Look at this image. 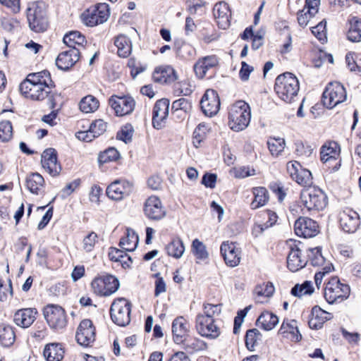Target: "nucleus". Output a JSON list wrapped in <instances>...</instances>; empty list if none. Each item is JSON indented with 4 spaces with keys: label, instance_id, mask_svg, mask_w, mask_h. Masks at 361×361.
Listing matches in <instances>:
<instances>
[{
    "label": "nucleus",
    "instance_id": "1",
    "mask_svg": "<svg viewBox=\"0 0 361 361\" xmlns=\"http://www.w3.org/2000/svg\"><path fill=\"white\" fill-rule=\"evenodd\" d=\"M54 82L51 80L50 73L47 71L30 73L20 84L19 90L25 98L42 101L49 98L51 106L54 108L56 100L60 95L52 93L51 88Z\"/></svg>",
    "mask_w": 361,
    "mask_h": 361
},
{
    "label": "nucleus",
    "instance_id": "2",
    "mask_svg": "<svg viewBox=\"0 0 361 361\" xmlns=\"http://www.w3.org/2000/svg\"><path fill=\"white\" fill-rule=\"evenodd\" d=\"M250 119V107L245 102L239 100L230 106L228 125L233 131L239 132L245 130L249 126Z\"/></svg>",
    "mask_w": 361,
    "mask_h": 361
},
{
    "label": "nucleus",
    "instance_id": "3",
    "mask_svg": "<svg viewBox=\"0 0 361 361\" xmlns=\"http://www.w3.org/2000/svg\"><path fill=\"white\" fill-rule=\"evenodd\" d=\"M300 202L307 211L322 210L328 204L326 195L319 188H305L300 192Z\"/></svg>",
    "mask_w": 361,
    "mask_h": 361
},
{
    "label": "nucleus",
    "instance_id": "4",
    "mask_svg": "<svg viewBox=\"0 0 361 361\" xmlns=\"http://www.w3.org/2000/svg\"><path fill=\"white\" fill-rule=\"evenodd\" d=\"M348 285L341 283L338 277H332L326 284L324 298L329 304L341 302L349 297Z\"/></svg>",
    "mask_w": 361,
    "mask_h": 361
},
{
    "label": "nucleus",
    "instance_id": "5",
    "mask_svg": "<svg viewBox=\"0 0 361 361\" xmlns=\"http://www.w3.org/2000/svg\"><path fill=\"white\" fill-rule=\"evenodd\" d=\"M109 16V5L101 3L85 10L81 15V20L85 25L94 27L105 23Z\"/></svg>",
    "mask_w": 361,
    "mask_h": 361
},
{
    "label": "nucleus",
    "instance_id": "6",
    "mask_svg": "<svg viewBox=\"0 0 361 361\" xmlns=\"http://www.w3.org/2000/svg\"><path fill=\"white\" fill-rule=\"evenodd\" d=\"M347 93L343 85L338 82L328 84L322 97V102L328 109H333L345 101Z\"/></svg>",
    "mask_w": 361,
    "mask_h": 361
},
{
    "label": "nucleus",
    "instance_id": "7",
    "mask_svg": "<svg viewBox=\"0 0 361 361\" xmlns=\"http://www.w3.org/2000/svg\"><path fill=\"white\" fill-rule=\"evenodd\" d=\"M44 4L42 1L29 2L27 8V18L30 28L35 32H41L47 29L44 18Z\"/></svg>",
    "mask_w": 361,
    "mask_h": 361
},
{
    "label": "nucleus",
    "instance_id": "8",
    "mask_svg": "<svg viewBox=\"0 0 361 361\" xmlns=\"http://www.w3.org/2000/svg\"><path fill=\"white\" fill-rule=\"evenodd\" d=\"M130 302L123 298H117L111 304L110 314L112 321L118 326H125L130 321Z\"/></svg>",
    "mask_w": 361,
    "mask_h": 361
},
{
    "label": "nucleus",
    "instance_id": "9",
    "mask_svg": "<svg viewBox=\"0 0 361 361\" xmlns=\"http://www.w3.org/2000/svg\"><path fill=\"white\" fill-rule=\"evenodd\" d=\"M119 286L118 279L112 275L95 277L91 283L93 292L99 296L111 295L118 289Z\"/></svg>",
    "mask_w": 361,
    "mask_h": 361
},
{
    "label": "nucleus",
    "instance_id": "10",
    "mask_svg": "<svg viewBox=\"0 0 361 361\" xmlns=\"http://www.w3.org/2000/svg\"><path fill=\"white\" fill-rule=\"evenodd\" d=\"M44 317L50 326L55 330H60L67 324V316L64 309L57 305H47L43 310Z\"/></svg>",
    "mask_w": 361,
    "mask_h": 361
},
{
    "label": "nucleus",
    "instance_id": "11",
    "mask_svg": "<svg viewBox=\"0 0 361 361\" xmlns=\"http://www.w3.org/2000/svg\"><path fill=\"white\" fill-rule=\"evenodd\" d=\"M274 89L279 97L287 103L293 99V76L291 73L279 75L276 79Z\"/></svg>",
    "mask_w": 361,
    "mask_h": 361
},
{
    "label": "nucleus",
    "instance_id": "12",
    "mask_svg": "<svg viewBox=\"0 0 361 361\" xmlns=\"http://www.w3.org/2000/svg\"><path fill=\"white\" fill-rule=\"evenodd\" d=\"M220 252L227 266L235 267L240 264L242 251L236 243L224 241L221 245Z\"/></svg>",
    "mask_w": 361,
    "mask_h": 361
},
{
    "label": "nucleus",
    "instance_id": "13",
    "mask_svg": "<svg viewBox=\"0 0 361 361\" xmlns=\"http://www.w3.org/2000/svg\"><path fill=\"white\" fill-rule=\"evenodd\" d=\"M109 104L117 116H123L131 114L135 106V99L130 96L113 95L110 97Z\"/></svg>",
    "mask_w": 361,
    "mask_h": 361
},
{
    "label": "nucleus",
    "instance_id": "14",
    "mask_svg": "<svg viewBox=\"0 0 361 361\" xmlns=\"http://www.w3.org/2000/svg\"><path fill=\"white\" fill-rule=\"evenodd\" d=\"M341 149L338 144L331 141L326 142L320 149V160L322 163L329 164L328 167H332L334 171L338 170L340 166V161L334 166L332 162L336 161L340 156Z\"/></svg>",
    "mask_w": 361,
    "mask_h": 361
},
{
    "label": "nucleus",
    "instance_id": "15",
    "mask_svg": "<svg viewBox=\"0 0 361 361\" xmlns=\"http://www.w3.org/2000/svg\"><path fill=\"white\" fill-rule=\"evenodd\" d=\"M75 339L82 346H89L95 341V328L90 319L82 320L76 331Z\"/></svg>",
    "mask_w": 361,
    "mask_h": 361
},
{
    "label": "nucleus",
    "instance_id": "16",
    "mask_svg": "<svg viewBox=\"0 0 361 361\" xmlns=\"http://www.w3.org/2000/svg\"><path fill=\"white\" fill-rule=\"evenodd\" d=\"M133 190L132 183L125 180H116L106 188L107 196L114 200H121L128 197Z\"/></svg>",
    "mask_w": 361,
    "mask_h": 361
},
{
    "label": "nucleus",
    "instance_id": "17",
    "mask_svg": "<svg viewBox=\"0 0 361 361\" xmlns=\"http://www.w3.org/2000/svg\"><path fill=\"white\" fill-rule=\"evenodd\" d=\"M169 100L161 99L158 100L153 108L152 111V125L157 129L163 128L169 116Z\"/></svg>",
    "mask_w": 361,
    "mask_h": 361
},
{
    "label": "nucleus",
    "instance_id": "18",
    "mask_svg": "<svg viewBox=\"0 0 361 361\" xmlns=\"http://www.w3.org/2000/svg\"><path fill=\"white\" fill-rule=\"evenodd\" d=\"M196 329L202 336L211 339L218 338L221 334L214 319L204 318L202 315H197L196 317Z\"/></svg>",
    "mask_w": 361,
    "mask_h": 361
},
{
    "label": "nucleus",
    "instance_id": "19",
    "mask_svg": "<svg viewBox=\"0 0 361 361\" xmlns=\"http://www.w3.org/2000/svg\"><path fill=\"white\" fill-rule=\"evenodd\" d=\"M203 113L209 117L216 115L220 109L219 95L214 90H207L200 102Z\"/></svg>",
    "mask_w": 361,
    "mask_h": 361
},
{
    "label": "nucleus",
    "instance_id": "20",
    "mask_svg": "<svg viewBox=\"0 0 361 361\" xmlns=\"http://www.w3.org/2000/svg\"><path fill=\"white\" fill-rule=\"evenodd\" d=\"M316 221L307 217H300L295 221V234L305 238L315 236L319 232Z\"/></svg>",
    "mask_w": 361,
    "mask_h": 361
},
{
    "label": "nucleus",
    "instance_id": "21",
    "mask_svg": "<svg viewBox=\"0 0 361 361\" xmlns=\"http://www.w3.org/2000/svg\"><path fill=\"white\" fill-rule=\"evenodd\" d=\"M144 213L148 219L158 221L163 219L166 212L159 198L151 196L145 203Z\"/></svg>",
    "mask_w": 361,
    "mask_h": 361
},
{
    "label": "nucleus",
    "instance_id": "22",
    "mask_svg": "<svg viewBox=\"0 0 361 361\" xmlns=\"http://www.w3.org/2000/svg\"><path fill=\"white\" fill-rule=\"evenodd\" d=\"M339 222L345 232L354 233L360 225V216L354 210L346 209L340 212Z\"/></svg>",
    "mask_w": 361,
    "mask_h": 361
},
{
    "label": "nucleus",
    "instance_id": "23",
    "mask_svg": "<svg viewBox=\"0 0 361 361\" xmlns=\"http://www.w3.org/2000/svg\"><path fill=\"white\" fill-rule=\"evenodd\" d=\"M43 168L52 176L59 174L61 167L57 161L56 152L53 148L45 149L41 157Z\"/></svg>",
    "mask_w": 361,
    "mask_h": 361
},
{
    "label": "nucleus",
    "instance_id": "24",
    "mask_svg": "<svg viewBox=\"0 0 361 361\" xmlns=\"http://www.w3.org/2000/svg\"><path fill=\"white\" fill-rule=\"evenodd\" d=\"M78 49H70L60 53L56 59V65L61 70L67 71L73 67L79 60Z\"/></svg>",
    "mask_w": 361,
    "mask_h": 361
},
{
    "label": "nucleus",
    "instance_id": "25",
    "mask_svg": "<svg viewBox=\"0 0 361 361\" xmlns=\"http://www.w3.org/2000/svg\"><path fill=\"white\" fill-rule=\"evenodd\" d=\"M219 60L216 55H209L198 59L194 65V71L196 75L200 78H203L207 72L216 67L219 65Z\"/></svg>",
    "mask_w": 361,
    "mask_h": 361
},
{
    "label": "nucleus",
    "instance_id": "26",
    "mask_svg": "<svg viewBox=\"0 0 361 361\" xmlns=\"http://www.w3.org/2000/svg\"><path fill=\"white\" fill-rule=\"evenodd\" d=\"M152 78L154 82L165 84L177 80L176 71L170 66H161L155 68Z\"/></svg>",
    "mask_w": 361,
    "mask_h": 361
},
{
    "label": "nucleus",
    "instance_id": "27",
    "mask_svg": "<svg viewBox=\"0 0 361 361\" xmlns=\"http://www.w3.org/2000/svg\"><path fill=\"white\" fill-rule=\"evenodd\" d=\"M37 314V312L34 308L20 309L14 314L13 321L18 326L27 328L36 319Z\"/></svg>",
    "mask_w": 361,
    "mask_h": 361
},
{
    "label": "nucleus",
    "instance_id": "28",
    "mask_svg": "<svg viewBox=\"0 0 361 361\" xmlns=\"http://www.w3.org/2000/svg\"><path fill=\"white\" fill-rule=\"evenodd\" d=\"M190 325L186 319L183 317H176L172 323V333L173 340L176 343L183 342V338L186 337L189 332Z\"/></svg>",
    "mask_w": 361,
    "mask_h": 361
},
{
    "label": "nucleus",
    "instance_id": "29",
    "mask_svg": "<svg viewBox=\"0 0 361 361\" xmlns=\"http://www.w3.org/2000/svg\"><path fill=\"white\" fill-rule=\"evenodd\" d=\"M214 16L219 27L226 29L230 25L231 11L228 4L224 1L216 4L213 9Z\"/></svg>",
    "mask_w": 361,
    "mask_h": 361
},
{
    "label": "nucleus",
    "instance_id": "30",
    "mask_svg": "<svg viewBox=\"0 0 361 361\" xmlns=\"http://www.w3.org/2000/svg\"><path fill=\"white\" fill-rule=\"evenodd\" d=\"M312 317L309 320V326L311 329H319L324 324L330 320L331 314L323 310L318 306H314L312 310Z\"/></svg>",
    "mask_w": 361,
    "mask_h": 361
},
{
    "label": "nucleus",
    "instance_id": "31",
    "mask_svg": "<svg viewBox=\"0 0 361 361\" xmlns=\"http://www.w3.org/2000/svg\"><path fill=\"white\" fill-rule=\"evenodd\" d=\"M64 353V348L61 343H51L44 346L43 354L47 361H61Z\"/></svg>",
    "mask_w": 361,
    "mask_h": 361
},
{
    "label": "nucleus",
    "instance_id": "32",
    "mask_svg": "<svg viewBox=\"0 0 361 361\" xmlns=\"http://www.w3.org/2000/svg\"><path fill=\"white\" fill-rule=\"evenodd\" d=\"M295 175H296L295 181L303 186L304 188H308L312 184V176L310 170L302 168L300 163L295 161Z\"/></svg>",
    "mask_w": 361,
    "mask_h": 361
},
{
    "label": "nucleus",
    "instance_id": "33",
    "mask_svg": "<svg viewBox=\"0 0 361 361\" xmlns=\"http://www.w3.org/2000/svg\"><path fill=\"white\" fill-rule=\"evenodd\" d=\"M254 199L250 204L252 209H257L264 206L269 200L268 190L264 187H255L252 189Z\"/></svg>",
    "mask_w": 361,
    "mask_h": 361
},
{
    "label": "nucleus",
    "instance_id": "34",
    "mask_svg": "<svg viewBox=\"0 0 361 361\" xmlns=\"http://www.w3.org/2000/svg\"><path fill=\"white\" fill-rule=\"evenodd\" d=\"M165 250L169 256L180 259L185 252V245L180 238L176 237L166 245Z\"/></svg>",
    "mask_w": 361,
    "mask_h": 361
},
{
    "label": "nucleus",
    "instance_id": "35",
    "mask_svg": "<svg viewBox=\"0 0 361 361\" xmlns=\"http://www.w3.org/2000/svg\"><path fill=\"white\" fill-rule=\"evenodd\" d=\"M109 257L111 261L119 263L123 269L130 267L133 260L131 257L123 250L115 247H111Z\"/></svg>",
    "mask_w": 361,
    "mask_h": 361
},
{
    "label": "nucleus",
    "instance_id": "36",
    "mask_svg": "<svg viewBox=\"0 0 361 361\" xmlns=\"http://www.w3.org/2000/svg\"><path fill=\"white\" fill-rule=\"evenodd\" d=\"M138 241V236L136 233L133 230L128 228L126 235L121 239L119 245L126 251L132 252L136 249Z\"/></svg>",
    "mask_w": 361,
    "mask_h": 361
},
{
    "label": "nucleus",
    "instance_id": "37",
    "mask_svg": "<svg viewBox=\"0 0 361 361\" xmlns=\"http://www.w3.org/2000/svg\"><path fill=\"white\" fill-rule=\"evenodd\" d=\"M63 42L70 49H78L76 47H83L86 43L85 37L78 31H71L66 34Z\"/></svg>",
    "mask_w": 361,
    "mask_h": 361
},
{
    "label": "nucleus",
    "instance_id": "38",
    "mask_svg": "<svg viewBox=\"0 0 361 361\" xmlns=\"http://www.w3.org/2000/svg\"><path fill=\"white\" fill-rule=\"evenodd\" d=\"M44 180L38 173H33L26 178L27 188L33 194L38 195L43 189Z\"/></svg>",
    "mask_w": 361,
    "mask_h": 361
},
{
    "label": "nucleus",
    "instance_id": "39",
    "mask_svg": "<svg viewBox=\"0 0 361 361\" xmlns=\"http://www.w3.org/2000/svg\"><path fill=\"white\" fill-rule=\"evenodd\" d=\"M116 47L118 49V54L120 57H128L132 51V43L130 39L124 35H118L114 42Z\"/></svg>",
    "mask_w": 361,
    "mask_h": 361
},
{
    "label": "nucleus",
    "instance_id": "40",
    "mask_svg": "<svg viewBox=\"0 0 361 361\" xmlns=\"http://www.w3.org/2000/svg\"><path fill=\"white\" fill-rule=\"evenodd\" d=\"M257 322L265 331H270L279 323V318L276 314L267 311L261 314Z\"/></svg>",
    "mask_w": 361,
    "mask_h": 361
},
{
    "label": "nucleus",
    "instance_id": "41",
    "mask_svg": "<svg viewBox=\"0 0 361 361\" xmlns=\"http://www.w3.org/2000/svg\"><path fill=\"white\" fill-rule=\"evenodd\" d=\"M182 343L185 351L190 354L207 349V343L198 338H185Z\"/></svg>",
    "mask_w": 361,
    "mask_h": 361
},
{
    "label": "nucleus",
    "instance_id": "42",
    "mask_svg": "<svg viewBox=\"0 0 361 361\" xmlns=\"http://www.w3.org/2000/svg\"><path fill=\"white\" fill-rule=\"evenodd\" d=\"M347 37L348 40L353 42L361 41V19L357 17H353L351 18Z\"/></svg>",
    "mask_w": 361,
    "mask_h": 361
},
{
    "label": "nucleus",
    "instance_id": "43",
    "mask_svg": "<svg viewBox=\"0 0 361 361\" xmlns=\"http://www.w3.org/2000/svg\"><path fill=\"white\" fill-rule=\"evenodd\" d=\"M210 128L205 123H200L193 131L192 141L195 147H201L202 142L205 140Z\"/></svg>",
    "mask_w": 361,
    "mask_h": 361
},
{
    "label": "nucleus",
    "instance_id": "44",
    "mask_svg": "<svg viewBox=\"0 0 361 361\" xmlns=\"http://www.w3.org/2000/svg\"><path fill=\"white\" fill-rule=\"evenodd\" d=\"M16 335L12 326L4 324H0V343L8 347L15 341Z\"/></svg>",
    "mask_w": 361,
    "mask_h": 361
},
{
    "label": "nucleus",
    "instance_id": "45",
    "mask_svg": "<svg viewBox=\"0 0 361 361\" xmlns=\"http://www.w3.org/2000/svg\"><path fill=\"white\" fill-rule=\"evenodd\" d=\"M274 286L270 282L257 286L255 290V293L256 294V302L259 303L266 302V300H262V298L264 297L268 298L271 297L274 294Z\"/></svg>",
    "mask_w": 361,
    "mask_h": 361
},
{
    "label": "nucleus",
    "instance_id": "46",
    "mask_svg": "<svg viewBox=\"0 0 361 361\" xmlns=\"http://www.w3.org/2000/svg\"><path fill=\"white\" fill-rule=\"evenodd\" d=\"M99 106V100L92 95L83 97L79 103L80 111L85 114L94 112Z\"/></svg>",
    "mask_w": 361,
    "mask_h": 361
},
{
    "label": "nucleus",
    "instance_id": "47",
    "mask_svg": "<svg viewBox=\"0 0 361 361\" xmlns=\"http://www.w3.org/2000/svg\"><path fill=\"white\" fill-rule=\"evenodd\" d=\"M191 252L197 260L204 261L209 258L206 245L197 238L192 242Z\"/></svg>",
    "mask_w": 361,
    "mask_h": 361
},
{
    "label": "nucleus",
    "instance_id": "48",
    "mask_svg": "<svg viewBox=\"0 0 361 361\" xmlns=\"http://www.w3.org/2000/svg\"><path fill=\"white\" fill-rule=\"evenodd\" d=\"M262 334L257 329H252L246 332L245 335V345L247 349L250 351L255 350V347L261 341Z\"/></svg>",
    "mask_w": 361,
    "mask_h": 361
},
{
    "label": "nucleus",
    "instance_id": "49",
    "mask_svg": "<svg viewBox=\"0 0 361 361\" xmlns=\"http://www.w3.org/2000/svg\"><path fill=\"white\" fill-rule=\"evenodd\" d=\"M267 145L271 154L277 157L284 149L285 141L280 137H270L267 141Z\"/></svg>",
    "mask_w": 361,
    "mask_h": 361
},
{
    "label": "nucleus",
    "instance_id": "50",
    "mask_svg": "<svg viewBox=\"0 0 361 361\" xmlns=\"http://www.w3.org/2000/svg\"><path fill=\"white\" fill-rule=\"evenodd\" d=\"M293 320L285 319L279 330V335L282 339L290 340L293 338Z\"/></svg>",
    "mask_w": 361,
    "mask_h": 361
},
{
    "label": "nucleus",
    "instance_id": "51",
    "mask_svg": "<svg viewBox=\"0 0 361 361\" xmlns=\"http://www.w3.org/2000/svg\"><path fill=\"white\" fill-rule=\"evenodd\" d=\"M221 312V305L206 303L203 305V313H200L198 315H202L204 318L214 319V317L220 314Z\"/></svg>",
    "mask_w": 361,
    "mask_h": 361
},
{
    "label": "nucleus",
    "instance_id": "52",
    "mask_svg": "<svg viewBox=\"0 0 361 361\" xmlns=\"http://www.w3.org/2000/svg\"><path fill=\"white\" fill-rule=\"evenodd\" d=\"M326 22L325 20L319 22L317 25L311 27L312 33L322 43L326 42Z\"/></svg>",
    "mask_w": 361,
    "mask_h": 361
},
{
    "label": "nucleus",
    "instance_id": "53",
    "mask_svg": "<svg viewBox=\"0 0 361 361\" xmlns=\"http://www.w3.org/2000/svg\"><path fill=\"white\" fill-rule=\"evenodd\" d=\"M308 257L312 265L314 267H321L326 263L324 257L322 255L319 247H314L309 250Z\"/></svg>",
    "mask_w": 361,
    "mask_h": 361
},
{
    "label": "nucleus",
    "instance_id": "54",
    "mask_svg": "<svg viewBox=\"0 0 361 361\" xmlns=\"http://www.w3.org/2000/svg\"><path fill=\"white\" fill-rule=\"evenodd\" d=\"M13 136V127L9 121H0V141L7 142Z\"/></svg>",
    "mask_w": 361,
    "mask_h": 361
},
{
    "label": "nucleus",
    "instance_id": "55",
    "mask_svg": "<svg viewBox=\"0 0 361 361\" xmlns=\"http://www.w3.org/2000/svg\"><path fill=\"white\" fill-rule=\"evenodd\" d=\"M219 37V34L213 28H205L200 32L199 35L200 40L207 44L216 41Z\"/></svg>",
    "mask_w": 361,
    "mask_h": 361
},
{
    "label": "nucleus",
    "instance_id": "56",
    "mask_svg": "<svg viewBox=\"0 0 361 361\" xmlns=\"http://www.w3.org/2000/svg\"><path fill=\"white\" fill-rule=\"evenodd\" d=\"M312 151L311 147L301 140L297 141L295 143V154L298 157L302 159L307 158L311 155Z\"/></svg>",
    "mask_w": 361,
    "mask_h": 361
},
{
    "label": "nucleus",
    "instance_id": "57",
    "mask_svg": "<svg viewBox=\"0 0 361 361\" xmlns=\"http://www.w3.org/2000/svg\"><path fill=\"white\" fill-rule=\"evenodd\" d=\"M314 292V287L312 283L310 281H306L301 285H295V296L302 297L306 295H311Z\"/></svg>",
    "mask_w": 361,
    "mask_h": 361
},
{
    "label": "nucleus",
    "instance_id": "58",
    "mask_svg": "<svg viewBox=\"0 0 361 361\" xmlns=\"http://www.w3.org/2000/svg\"><path fill=\"white\" fill-rule=\"evenodd\" d=\"M119 157L118 152L113 147L109 148L99 154L98 160L100 163L116 161Z\"/></svg>",
    "mask_w": 361,
    "mask_h": 361
},
{
    "label": "nucleus",
    "instance_id": "59",
    "mask_svg": "<svg viewBox=\"0 0 361 361\" xmlns=\"http://www.w3.org/2000/svg\"><path fill=\"white\" fill-rule=\"evenodd\" d=\"M317 13H312L310 9L303 8V9L298 13V23L300 26L304 27L307 25L311 19Z\"/></svg>",
    "mask_w": 361,
    "mask_h": 361
},
{
    "label": "nucleus",
    "instance_id": "60",
    "mask_svg": "<svg viewBox=\"0 0 361 361\" xmlns=\"http://www.w3.org/2000/svg\"><path fill=\"white\" fill-rule=\"evenodd\" d=\"M133 133L134 129L132 125L126 124L118 132L116 137L125 143H128L132 140Z\"/></svg>",
    "mask_w": 361,
    "mask_h": 361
},
{
    "label": "nucleus",
    "instance_id": "61",
    "mask_svg": "<svg viewBox=\"0 0 361 361\" xmlns=\"http://www.w3.org/2000/svg\"><path fill=\"white\" fill-rule=\"evenodd\" d=\"M97 241V235L94 232L90 233L82 241V248L85 252H90L93 250Z\"/></svg>",
    "mask_w": 361,
    "mask_h": 361
},
{
    "label": "nucleus",
    "instance_id": "62",
    "mask_svg": "<svg viewBox=\"0 0 361 361\" xmlns=\"http://www.w3.org/2000/svg\"><path fill=\"white\" fill-rule=\"evenodd\" d=\"M90 128L96 137L103 134L106 130V123L102 119L96 120L93 122Z\"/></svg>",
    "mask_w": 361,
    "mask_h": 361
},
{
    "label": "nucleus",
    "instance_id": "63",
    "mask_svg": "<svg viewBox=\"0 0 361 361\" xmlns=\"http://www.w3.org/2000/svg\"><path fill=\"white\" fill-rule=\"evenodd\" d=\"M156 277V280L154 282L155 285V290L154 295L155 296H159L160 294L164 293L166 290V285L164 280V279L160 276L159 273L154 274Z\"/></svg>",
    "mask_w": 361,
    "mask_h": 361
},
{
    "label": "nucleus",
    "instance_id": "64",
    "mask_svg": "<svg viewBox=\"0 0 361 361\" xmlns=\"http://www.w3.org/2000/svg\"><path fill=\"white\" fill-rule=\"evenodd\" d=\"M269 188L278 196L279 202H282L284 200L286 195V192L281 183L277 182L271 183L269 185Z\"/></svg>",
    "mask_w": 361,
    "mask_h": 361
}]
</instances>
